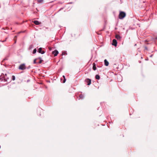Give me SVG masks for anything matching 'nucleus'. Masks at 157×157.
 Wrapping results in <instances>:
<instances>
[{"mask_svg": "<svg viewBox=\"0 0 157 157\" xmlns=\"http://www.w3.org/2000/svg\"><path fill=\"white\" fill-rule=\"evenodd\" d=\"M59 53L58 51L56 50H55L54 51H53L52 52V54L54 55L55 56H56Z\"/></svg>", "mask_w": 157, "mask_h": 157, "instance_id": "4", "label": "nucleus"}, {"mask_svg": "<svg viewBox=\"0 0 157 157\" xmlns=\"http://www.w3.org/2000/svg\"><path fill=\"white\" fill-rule=\"evenodd\" d=\"M37 59H35L34 60V61H33V63H36V60Z\"/></svg>", "mask_w": 157, "mask_h": 157, "instance_id": "19", "label": "nucleus"}, {"mask_svg": "<svg viewBox=\"0 0 157 157\" xmlns=\"http://www.w3.org/2000/svg\"><path fill=\"white\" fill-rule=\"evenodd\" d=\"M115 37L116 39H117V40H120V39H121V37L120 36V35H116V36H115Z\"/></svg>", "mask_w": 157, "mask_h": 157, "instance_id": "10", "label": "nucleus"}, {"mask_svg": "<svg viewBox=\"0 0 157 157\" xmlns=\"http://www.w3.org/2000/svg\"><path fill=\"white\" fill-rule=\"evenodd\" d=\"M85 82L88 85H90L91 83V79L89 78H86L85 80Z\"/></svg>", "mask_w": 157, "mask_h": 157, "instance_id": "3", "label": "nucleus"}, {"mask_svg": "<svg viewBox=\"0 0 157 157\" xmlns=\"http://www.w3.org/2000/svg\"><path fill=\"white\" fill-rule=\"evenodd\" d=\"M14 40L15 41V43L16 42V39H14Z\"/></svg>", "mask_w": 157, "mask_h": 157, "instance_id": "21", "label": "nucleus"}, {"mask_svg": "<svg viewBox=\"0 0 157 157\" xmlns=\"http://www.w3.org/2000/svg\"><path fill=\"white\" fill-rule=\"evenodd\" d=\"M153 55H151L150 56V57H152Z\"/></svg>", "mask_w": 157, "mask_h": 157, "instance_id": "23", "label": "nucleus"}, {"mask_svg": "<svg viewBox=\"0 0 157 157\" xmlns=\"http://www.w3.org/2000/svg\"><path fill=\"white\" fill-rule=\"evenodd\" d=\"M117 42L116 40L113 39V42L112 43V45L115 46H117Z\"/></svg>", "mask_w": 157, "mask_h": 157, "instance_id": "5", "label": "nucleus"}, {"mask_svg": "<svg viewBox=\"0 0 157 157\" xmlns=\"http://www.w3.org/2000/svg\"><path fill=\"white\" fill-rule=\"evenodd\" d=\"M38 59H40L39 62H38V63H42V61H43V60L40 59H41L40 58H39Z\"/></svg>", "mask_w": 157, "mask_h": 157, "instance_id": "17", "label": "nucleus"}, {"mask_svg": "<svg viewBox=\"0 0 157 157\" xmlns=\"http://www.w3.org/2000/svg\"><path fill=\"white\" fill-rule=\"evenodd\" d=\"M33 23L36 25H39L41 23L40 22H39L37 21H33Z\"/></svg>", "mask_w": 157, "mask_h": 157, "instance_id": "8", "label": "nucleus"}, {"mask_svg": "<svg viewBox=\"0 0 157 157\" xmlns=\"http://www.w3.org/2000/svg\"><path fill=\"white\" fill-rule=\"evenodd\" d=\"M43 0H37V2L39 3H41L43 2Z\"/></svg>", "mask_w": 157, "mask_h": 157, "instance_id": "15", "label": "nucleus"}, {"mask_svg": "<svg viewBox=\"0 0 157 157\" xmlns=\"http://www.w3.org/2000/svg\"><path fill=\"white\" fill-rule=\"evenodd\" d=\"M42 48H39V49H38V52H39V53H41L42 54H44L45 53V52L44 51H42Z\"/></svg>", "mask_w": 157, "mask_h": 157, "instance_id": "6", "label": "nucleus"}, {"mask_svg": "<svg viewBox=\"0 0 157 157\" xmlns=\"http://www.w3.org/2000/svg\"><path fill=\"white\" fill-rule=\"evenodd\" d=\"M15 76L14 75L12 76V80H15Z\"/></svg>", "mask_w": 157, "mask_h": 157, "instance_id": "18", "label": "nucleus"}, {"mask_svg": "<svg viewBox=\"0 0 157 157\" xmlns=\"http://www.w3.org/2000/svg\"><path fill=\"white\" fill-rule=\"evenodd\" d=\"M126 16V13L123 11H121L119 15V18L120 19H122Z\"/></svg>", "mask_w": 157, "mask_h": 157, "instance_id": "1", "label": "nucleus"}, {"mask_svg": "<svg viewBox=\"0 0 157 157\" xmlns=\"http://www.w3.org/2000/svg\"><path fill=\"white\" fill-rule=\"evenodd\" d=\"M26 68L25 64H21L19 67V69L21 70H24Z\"/></svg>", "mask_w": 157, "mask_h": 157, "instance_id": "2", "label": "nucleus"}, {"mask_svg": "<svg viewBox=\"0 0 157 157\" xmlns=\"http://www.w3.org/2000/svg\"><path fill=\"white\" fill-rule=\"evenodd\" d=\"M36 48H35L33 50V54H34L36 53Z\"/></svg>", "mask_w": 157, "mask_h": 157, "instance_id": "14", "label": "nucleus"}, {"mask_svg": "<svg viewBox=\"0 0 157 157\" xmlns=\"http://www.w3.org/2000/svg\"><path fill=\"white\" fill-rule=\"evenodd\" d=\"M104 62L105 65L106 66H108L109 64V63L107 61V60L106 59H105L104 60Z\"/></svg>", "mask_w": 157, "mask_h": 157, "instance_id": "7", "label": "nucleus"}, {"mask_svg": "<svg viewBox=\"0 0 157 157\" xmlns=\"http://www.w3.org/2000/svg\"><path fill=\"white\" fill-rule=\"evenodd\" d=\"M155 39H156V40H157V37H155Z\"/></svg>", "mask_w": 157, "mask_h": 157, "instance_id": "26", "label": "nucleus"}, {"mask_svg": "<svg viewBox=\"0 0 157 157\" xmlns=\"http://www.w3.org/2000/svg\"><path fill=\"white\" fill-rule=\"evenodd\" d=\"M95 78L97 79H98V80H99L100 79V76L98 75H96V76H95Z\"/></svg>", "mask_w": 157, "mask_h": 157, "instance_id": "12", "label": "nucleus"}, {"mask_svg": "<svg viewBox=\"0 0 157 157\" xmlns=\"http://www.w3.org/2000/svg\"><path fill=\"white\" fill-rule=\"evenodd\" d=\"M17 36H14V39H15L17 40Z\"/></svg>", "mask_w": 157, "mask_h": 157, "instance_id": "20", "label": "nucleus"}, {"mask_svg": "<svg viewBox=\"0 0 157 157\" xmlns=\"http://www.w3.org/2000/svg\"><path fill=\"white\" fill-rule=\"evenodd\" d=\"M49 49H50V51L51 49V48L50 47Z\"/></svg>", "mask_w": 157, "mask_h": 157, "instance_id": "24", "label": "nucleus"}, {"mask_svg": "<svg viewBox=\"0 0 157 157\" xmlns=\"http://www.w3.org/2000/svg\"><path fill=\"white\" fill-rule=\"evenodd\" d=\"M63 78H64V80L63 81V83H64V82H65L66 81V79L65 78V76L64 75H63Z\"/></svg>", "mask_w": 157, "mask_h": 157, "instance_id": "13", "label": "nucleus"}, {"mask_svg": "<svg viewBox=\"0 0 157 157\" xmlns=\"http://www.w3.org/2000/svg\"><path fill=\"white\" fill-rule=\"evenodd\" d=\"M65 53H64V52H63L62 53V55H65Z\"/></svg>", "mask_w": 157, "mask_h": 157, "instance_id": "22", "label": "nucleus"}, {"mask_svg": "<svg viewBox=\"0 0 157 157\" xmlns=\"http://www.w3.org/2000/svg\"><path fill=\"white\" fill-rule=\"evenodd\" d=\"M79 98L81 99H83L84 98V96L83 94H80L79 96Z\"/></svg>", "mask_w": 157, "mask_h": 157, "instance_id": "11", "label": "nucleus"}, {"mask_svg": "<svg viewBox=\"0 0 157 157\" xmlns=\"http://www.w3.org/2000/svg\"><path fill=\"white\" fill-rule=\"evenodd\" d=\"M93 69L95 71L96 69V64L94 63L93 64Z\"/></svg>", "mask_w": 157, "mask_h": 157, "instance_id": "9", "label": "nucleus"}, {"mask_svg": "<svg viewBox=\"0 0 157 157\" xmlns=\"http://www.w3.org/2000/svg\"><path fill=\"white\" fill-rule=\"evenodd\" d=\"M145 49H147V48L146 47H145Z\"/></svg>", "mask_w": 157, "mask_h": 157, "instance_id": "25", "label": "nucleus"}, {"mask_svg": "<svg viewBox=\"0 0 157 157\" xmlns=\"http://www.w3.org/2000/svg\"><path fill=\"white\" fill-rule=\"evenodd\" d=\"M33 47V45H31L29 47V49H32Z\"/></svg>", "mask_w": 157, "mask_h": 157, "instance_id": "16", "label": "nucleus"}]
</instances>
